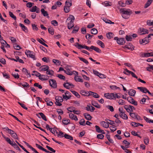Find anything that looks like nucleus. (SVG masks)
Returning a JSON list of instances; mask_svg holds the SVG:
<instances>
[{
    "instance_id": "nucleus-54",
    "label": "nucleus",
    "mask_w": 153,
    "mask_h": 153,
    "mask_svg": "<svg viewBox=\"0 0 153 153\" xmlns=\"http://www.w3.org/2000/svg\"><path fill=\"white\" fill-rule=\"evenodd\" d=\"M98 76L101 79L105 78L106 77V76L105 75L101 73L98 74Z\"/></svg>"
},
{
    "instance_id": "nucleus-43",
    "label": "nucleus",
    "mask_w": 153,
    "mask_h": 153,
    "mask_svg": "<svg viewBox=\"0 0 153 153\" xmlns=\"http://www.w3.org/2000/svg\"><path fill=\"white\" fill-rule=\"evenodd\" d=\"M62 122L64 124L67 125L70 123V120L69 119H64L63 120Z\"/></svg>"
},
{
    "instance_id": "nucleus-21",
    "label": "nucleus",
    "mask_w": 153,
    "mask_h": 153,
    "mask_svg": "<svg viewBox=\"0 0 153 153\" xmlns=\"http://www.w3.org/2000/svg\"><path fill=\"white\" fill-rule=\"evenodd\" d=\"M84 115L85 118L88 120H91L92 118V117L88 113L84 114Z\"/></svg>"
},
{
    "instance_id": "nucleus-17",
    "label": "nucleus",
    "mask_w": 153,
    "mask_h": 153,
    "mask_svg": "<svg viewBox=\"0 0 153 153\" xmlns=\"http://www.w3.org/2000/svg\"><path fill=\"white\" fill-rule=\"evenodd\" d=\"M46 128L47 129H49V130L53 134H55V133L56 134H57L58 133V132L57 131L54 129H53V132L52 131V130H53L52 128H50L49 125L48 124H47L46 125Z\"/></svg>"
},
{
    "instance_id": "nucleus-12",
    "label": "nucleus",
    "mask_w": 153,
    "mask_h": 153,
    "mask_svg": "<svg viewBox=\"0 0 153 153\" xmlns=\"http://www.w3.org/2000/svg\"><path fill=\"white\" fill-rule=\"evenodd\" d=\"M137 88L141 91L144 93H146L148 92L149 91L146 88L142 87H138Z\"/></svg>"
},
{
    "instance_id": "nucleus-30",
    "label": "nucleus",
    "mask_w": 153,
    "mask_h": 153,
    "mask_svg": "<svg viewBox=\"0 0 153 153\" xmlns=\"http://www.w3.org/2000/svg\"><path fill=\"white\" fill-rule=\"evenodd\" d=\"M4 138L5 139L6 141L10 145L12 146H13L14 143L13 141H11L10 139L8 137H4Z\"/></svg>"
},
{
    "instance_id": "nucleus-20",
    "label": "nucleus",
    "mask_w": 153,
    "mask_h": 153,
    "mask_svg": "<svg viewBox=\"0 0 153 153\" xmlns=\"http://www.w3.org/2000/svg\"><path fill=\"white\" fill-rule=\"evenodd\" d=\"M89 94H90V95H92L95 98H99L100 97L99 95L97 93L91 91H89Z\"/></svg>"
},
{
    "instance_id": "nucleus-2",
    "label": "nucleus",
    "mask_w": 153,
    "mask_h": 153,
    "mask_svg": "<svg viewBox=\"0 0 153 153\" xmlns=\"http://www.w3.org/2000/svg\"><path fill=\"white\" fill-rule=\"evenodd\" d=\"M33 74H32V75L33 76L36 75L37 77H39V79H40L42 81H44L47 80L48 79V78H45V77L44 78H41V76H45V75H41L37 71H33Z\"/></svg>"
},
{
    "instance_id": "nucleus-27",
    "label": "nucleus",
    "mask_w": 153,
    "mask_h": 153,
    "mask_svg": "<svg viewBox=\"0 0 153 153\" xmlns=\"http://www.w3.org/2000/svg\"><path fill=\"white\" fill-rule=\"evenodd\" d=\"M131 91H129L128 92V94L129 95L131 96H134L135 94L136 93V91L133 89L130 90Z\"/></svg>"
},
{
    "instance_id": "nucleus-42",
    "label": "nucleus",
    "mask_w": 153,
    "mask_h": 153,
    "mask_svg": "<svg viewBox=\"0 0 153 153\" xmlns=\"http://www.w3.org/2000/svg\"><path fill=\"white\" fill-rule=\"evenodd\" d=\"M106 137L110 143H114V141L113 140L110 138V136L109 134H107L106 135Z\"/></svg>"
},
{
    "instance_id": "nucleus-60",
    "label": "nucleus",
    "mask_w": 153,
    "mask_h": 153,
    "mask_svg": "<svg viewBox=\"0 0 153 153\" xmlns=\"http://www.w3.org/2000/svg\"><path fill=\"white\" fill-rule=\"evenodd\" d=\"M144 141L145 144L147 145L149 143V138L148 137H145L144 138Z\"/></svg>"
},
{
    "instance_id": "nucleus-64",
    "label": "nucleus",
    "mask_w": 153,
    "mask_h": 153,
    "mask_svg": "<svg viewBox=\"0 0 153 153\" xmlns=\"http://www.w3.org/2000/svg\"><path fill=\"white\" fill-rule=\"evenodd\" d=\"M147 24L149 26H153V21L151 22L150 20H148L147 21Z\"/></svg>"
},
{
    "instance_id": "nucleus-56",
    "label": "nucleus",
    "mask_w": 153,
    "mask_h": 153,
    "mask_svg": "<svg viewBox=\"0 0 153 153\" xmlns=\"http://www.w3.org/2000/svg\"><path fill=\"white\" fill-rule=\"evenodd\" d=\"M138 124H139V123H136L135 122H132L131 123V125L132 126H134V127H137L139 126V125Z\"/></svg>"
},
{
    "instance_id": "nucleus-48",
    "label": "nucleus",
    "mask_w": 153,
    "mask_h": 153,
    "mask_svg": "<svg viewBox=\"0 0 153 153\" xmlns=\"http://www.w3.org/2000/svg\"><path fill=\"white\" fill-rule=\"evenodd\" d=\"M71 91L72 92V93L75 95L76 97L77 98H79L80 97V95L78 94V93L75 91Z\"/></svg>"
},
{
    "instance_id": "nucleus-24",
    "label": "nucleus",
    "mask_w": 153,
    "mask_h": 153,
    "mask_svg": "<svg viewBox=\"0 0 153 153\" xmlns=\"http://www.w3.org/2000/svg\"><path fill=\"white\" fill-rule=\"evenodd\" d=\"M153 1V0H148L147 2L145 5L144 7L146 8L149 7Z\"/></svg>"
},
{
    "instance_id": "nucleus-7",
    "label": "nucleus",
    "mask_w": 153,
    "mask_h": 153,
    "mask_svg": "<svg viewBox=\"0 0 153 153\" xmlns=\"http://www.w3.org/2000/svg\"><path fill=\"white\" fill-rule=\"evenodd\" d=\"M65 94H63L62 97L63 98L66 100H67L70 99L71 97V96L70 95L71 93L68 91H66L65 93Z\"/></svg>"
},
{
    "instance_id": "nucleus-51",
    "label": "nucleus",
    "mask_w": 153,
    "mask_h": 153,
    "mask_svg": "<svg viewBox=\"0 0 153 153\" xmlns=\"http://www.w3.org/2000/svg\"><path fill=\"white\" fill-rule=\"evenodd\" d=\"M64 72L68 75H71L73 74L72 72L70 71L69 69H68L67 71H64Z\"/></svg>"
},
{
    "instance_id": "nucleus-44",
    "label": "nucleus",
    "mask_w": 153,
    "mask_h": 153,
    "mask_svg": "<svg viewBox=\"0 0 153 153\" xmlns=\"http://www.w3.org/2000/svg\"><path fill=\"white\" fill-rule=\"evenodd\" d=\"M9 14L10 17L13 19L14 20L16 19V17L13 14V13L11 12H9Z\"/></svg>"
},
{
    "instance_id": "nucleus-3",
    "label": "nucleus",
    "mask_w": 153,
    "mask_h": 153,
    "mask_svg": "<svg viewBox=\"0 0 153 153\" xmlns=\"http://www.w3.org/2000/svg\"><path fill=\"white\" fill-rule=\"evenodd\" d=\"M114 39L115 40H116L117 43L120 45H123L125 42L124 38H118L117 37H115L114 38Z\"/></svg>"
},
{
    "instance_id": "nucleus-50",
    "label": "nucleus",
    "mask_w": 153,
    "mask_h": 153,
    "mask_svg": "<svg viewBox=\"0 0 153 153\" xmlns=\"http://www.w3.org/2000/svg\"><path fill=\"white\" fill-rule=\"evenodd\" d=\"M56 76L61 79L63 80H65V77L62 74H58L56 75Z\"/></svg>"
},
{
    "instance_id": "nucleus-15",
    "label": "nucleus",
    "mask_w": 153,
    "mask_h": 153,
    "mask_svg": "<svg viewBox=\"0 0 153 153\" xmlns=\"http://www.w3.org/2000/svg\"><path fill=\"white\" fill-rule=\"evenodd\" d=\"M80 94L82 95L85 96H90L89 91L88 92V91H85L84 90H82L81 91Z\"/></svg>"
},
{
    "instance_id": "nucleus-46",
    "label": "nucleus",
    "mask_w": 153,
    "mask_h": 153,
    "mask_svg": "<svg viewBox=\"0 0 153 153\" xmlns=\"http://www.w3.org/2000/svg\"><path fill=\"white\" fill-rule=\"evenodd\" d=\"M85 120L83 119H82L79 121V124L81 125L85 126Z\"/></svg>"
},
{
    "instance_id": "nucleus-9",
    "label": "nucleus",
    "mask_w": 153,
    "mask_h": 153,
    "mask_svg": "<svg viewBox=\"0 0 153 153\" xmlns=\"http://www.w3.org/2000/svg\"><path fill=\"white\" fill-rule=\"evenodd\" d=\"M113 93H110L109 94V93H105L104 94V97L106 98L109 99H114V96Z\"/></svg>"
},
{
    "instance_id": "nucleus-11",
    "label": "nucleus",
    "mask_w": 153,
    "mask_h": 153,
    "mask_svg": "<svg viewBox=\"0 0 153 153\" xmlns=\"http://www.w3.org/2000/svg\"><path fill=\"white\" fill-rule=\"evenodd\" d=\"M140 32L139 33H140V35L144 34L146 33H149L148 30L143 28H140Z\"/></svg>"
},
{
    "instance_id": "nucleus-18",
    "label": "nucleus",
    "mask_w": 153,
    "mask_h": 153,
    "mask_svg": "<svg viewBox=\"0 0 153 153\" xmlns=\"http://www.w3.org/2000/svg\"><path fill=\"white\" fill-rule=\"evenodd\" d=\"M69 117L72 120H74L75 121H77L78 119L76 116H75L74 114L71 113L69 114Z\"/></svg>"
},
{
    "instance_id": "nucleus-63",
    "label": "nucleus",
    "mask_w": 153,
    "mask_h": 153,
    "mask_svg": "<svg viewBox=\"0 0 153 153\" xmlns=\"http://www.w3.org/2000/svg\"><path fill=\"white\" fill-rule=\"evenodd\" d=\"M104 137V136L102 134H98L97 135V138L98 139H102Z\"/></svg>"
},
{
    "instance_id": "nucleus-29",
    "label": "nucleus",
    "mask_w": 153,
    "mask_h": 153,
    "mask_svg": "<svg viewBox=\"0 0 153 153\" xmlns=\"http://www.w3.org/2000/svg\"><path fill=\"white\" fill-rule=\"evenodd\" d=\"M64 137L65 138L69 139L70 140H73V138L72 136H71L68 134H65L64 135Z\"/></svg>"
},
{
    "instance_id": "nucleus-10",
    "label": "nucleus",
    "mask_w": 153,
    "mask_h": 153,
    "mask_svg": "<svg viewBox=\"0 0 153 153\" xmlns=\"http://www.w3.org/2000/svg\"><path fill=\"white\" fill-rule=\"evenodd\" d=\"M149 42V39H148V38L145 37L142 39H140L139 40V42L140 44L144 43L145 45L148 43Z\"/></svg>"
},
{
    "instance_id": "nucleus-57",
    "label": "nucleus",
    "mask_w": 153,
    "mask_h": 153,
    "mask_svg": "<svg viewBox=\"0 0 153 153\" xmlns=\"http://www.w3.org/2000/svg\"><path fill=\"white\" fill-rule=\"evenodd\" d=\"M37 9V7L36 6H35L32 7L30 9V11L31 12H35L36 11V9Z\"/></svg>"
},
{
    "instance_id": "nucleus-32",
    "label": "nucleus",
    "mask_w": 153,
    "mask_h": 153,
    "mask_svg": "<svg viewBox=\"0 0 153 153\" xmlns=\"http://www.w3.org/2000/svg\"><path fill=\"white\" fill-rule=\"evenodd\" d=\"M56 102H62L63 101V99L61 97L58 96L56 97Z\"/></svg>"
},
{
    "instance_id": "nucleus-45",
    "label": "nucleus",
    "mask_w": 153,
    "mask_h": 153,
    "mask_svg": "<svg viewBox=\"0 0 153 153\" xmlns=\"http://www.w3.org/2000/svg\"><path fill=\"white\" fill-rule=\"evenodd\" d=\"M126 39L128 41H131L132 39V35H126Z\"/></svg>"
},
{
    "instance_id": "nucleus-58",
    "label": "nucleus",
    "mask_w": 153,
    "mask_h": 153,
    "mask_svg": "<svg viewBox=\"0 0 153 153\" xmlns=\"http://www.w3.org/2000/svg\"><path fill=\"white\" fill-rule=\"evenodd\" d=\"M46 147L48 149V150H49L50 151L53 153L55 152L56 151L55 150L53 149L52 148L49 147L48 146H46Z\"/></svg>"
},
{
    "instance_id": "nucleus-39",
    "label": "nucleus",
    "mask_w": 153,
    "mask_h": 153,
    "mask_svg": "<svg viewBox=\"0 0 153 153\" xmlns=\"http://www.w3.org/2000/svg\"><path fill=\"white\" fill-rule=\"evenodd\" d=\"M39 114L40 115L42 118L45 121H47L45 116L44 114L42 112H40L39 113Z\"/></svg>"
},
{
    "instance_id": "nucleus-55",
    "label": "nucleus",
    "mask_w": 153,
    "mask_h": 153,
    "mask_svg": "<svg viewBox=\"0 0 153 153\" xmlns=\"http://www.w3.org/2000/svg\"><path fill=\"white\" fill-rule=\"evenodd\" d=\"M22 86L24 88H28L30 86L29 84L25 82H23Z\"/></svg>"
},
{
    "instance_id": "nucleus-40",
    "label": "nucleus",
    "mask_w": 153,
    "mask_h": 153,
    "mask_svg": "<svg viewBox=\"0 0 153 153\" xmlns=\"http://www.w3.org/2000/svg\"><path fill=\"white\" fill-rule=\"evenodd\" d=\"M92 105L97 108H100V105L98 104V103L96 102H92Z\"/></svg>"
},
{
    "instance_id": "nucleus-19",
    "label": "nucleus",
    "mask_w": 153,
    "mask_h": 153,
    "mask_svg": "<svg viewBox=\"0 0 153 153\" xmlns=\"http://www.w3.org/2000/svg\"><path fill=\"white\" fill-rule=\"evenodd\" d=\"M40 69L41 71H45L49 69V67L47 65H42L40 67Z\"/></svg>"
},
{
    "instance_id": "nucleus-25",
    "label": "nucleus",
    "mask_w": 153,
    "mask_h": 153,
    "mask_svg": "<svg viewBox=\"0 0 153 153\" xmlns=\"http://www.w3.org/2000/svg\"><path fill=\"white\" fill-rule=\"evenodd\" d=\"M74 22H70L68 23V27L69 29H70L74 26Z\"/></svg>"
},
{
    "instance_id": "nucleus-37",
    "label": "nucleus",
    "mask_w": 153,
    "mask_h": 153,
    "mask_svg": "<svg viewBox=\"0 0 153 153\" xmlns=\"http://www.w3.org/2000/svg\"><path fill=\"white\" fill-rule=\"evenodd\" d=\"M113 34L111 32H109L107 33L106 34L107 37L108 39H111V38L113 37Z\"/></svg>"
},
{
    "instance_id": "nucleus-5",
    "label": "nucleus",
    "mask_w": 153,
    "mask_h": 153,
    "mask_svg": "<svg viewBox=\"0 0 153 153\" xmlns=\"http://www.w3.org/2000/svg\"><path fill=\"white\" fill-rule=\"evenodd\" d=\"M50 85L52 88H56L57 87V83L56 81L53 79H50L49 80Z\"/></svg>"
},
{
    "instance_id": "nucleus-49",
    "label": "nucleus",
    "mask_w": 153,
    "mask_h": 153,
    "mask_svg": "<svg viewBox=\"0 0 153 153\" xmlns=\"http://www.w3.org/2000/svg\"><path fill=\"white\" fill-rule=\"evenodd\" d=\"M70 7L69 6H65L64 7V10L65 13H67L70 11Z\"/></svg>"
},
{
    "instance_id": "nucleus-41",
    "label": "nucleus",
    "mask_w": 153,
    "mask_h": 153,
    "mask_svg": "<svg viewBox=\"0 0 153 153\" xmlns=\"http://www.w3.org/2000/svg\"><path fill=\"white\" fill-rule=\"evenodd\" d=\"M48 31L49 33L52 35L54 34V30L51 27H49L48 28Z\"/></svg>"
},
{
    "instance_id": "nucleus-36",
    "label": "nucleus",
    "mask_w": 153,
    "mask_h": 153,
    "mask_svg": "<svg viewBox=\"0 0 153 153\" xmlns=\"http://www.w3.org/2000/svg\"><path fill=\"white\" fill-rule=\"evenodd\" d=\"M69 108H71V107H69V108H67V110L68 111H69L70 112H73L74 113V114H79V111H77V110H69Z\"/></svg>"
},
{
    "instance_id": "nucleus-38",
    "label": "nucleus",
    "mask_w": 153,
    "mask_h": 153,
    "mask_svg": "<svg viewBox=\"0 0 153 153\" xmlns=\"http://www.w3.org/2000/svg\"><path fill=\"white\" fill-rule=\"evenodd\" d=\"M91 33L93 34H96L98 33L97 29L95 28H92L91 30Z\"/></svg>"
},
{
    "instance_id": "nucleus-8",
    "label": "nucleus",
    "mask_w": 153,
    "mask_h": 153,
    "mask_svg": "<svg viewBox=\"0 0 153 153\" xmlns=\"http://www.w3.org/2000/svg\"><path fill=\"white\" fill-rule=\"evenodd\" d=\"M127 99L129 102L134 105H137V102L134 100L131 97H129L127 98Z\"/></svg>"
},
{
    "instance_id": "nucleus-59",
    "label": "nucleus",
    "mask_w": 153,
    "mask_h": 153,
    "mask_svg": "<svg viewBox=\"0 0 153 153\" xmlns=\"http://www.w3.org/2000/svg\"><path fill=\"white\" fill-rule=\"evenodd\" d=\"M13 47L15 49L17 50H19L21 48L20 47L19 45H17L16 44H14Z\"/></svg>"
},
{
    "instance_id": "nucleus-23",
    "label": "nucleus",
    "mask_w": 153,
    "mask_h": 153,
    "mask_svg": "<svg viewBox=\"0 0 153 153\" xmlns=\"http://www.w3.org/2000/svg\"><path fill=\"white\" fill-rule=\"evenodd\" d=\"M100 124L102 126L106 128H107L109 127V124L108 123H106L104 121H102L101 122Z\"/></svg>"
},
{
    "instance_id": "nucleus-13",
    "label": "nucleus",
    "mask_w": 153,
    "mask_h": 153,
    "mask_svg": "<svg viewBox=\"0 0 153 153\" xmlns=\"http://www.w3.org/2000/svg\"><path fill=\"white\" fill-rule=\"evenodd\" d=\"M91 49L94 50L97 52L99 53L101 52V51L99 48L93 45H91Z\"/></svg>"
},
{
    "instance_id": "nucleus-52",
    "label": "nucleus",
    "mask_w": 153,
    "mask_h": 153,
    "mask_svg": "<svg viewBox=\"0 0 153 153\" xmlns=\"http://www.w3.org/2000/svg\"><path fill=\"white\" fill-rule=\"evenodd\" d=\"M118 4L122 7H125L126 5V3H124L121 1L118 2Z\"/></svg>"
},
{
    "instance_id": "nucleus-26",
    "label": "nucleus",
    "mask_w": 153,
    "mask_h": 153,
    "mask_svg": "<svg viewBox=\"0 0 153 153\" xmlns=\"http://www.w3.org/2000/svg\"><path fill=\"white\" fill-rule=\"evenodd\" d=\"M119 115L124 120H127L128 117L126 114L124 112H123L121 114H119Z\"/></svg>"
},
{
    "instance_id": "nucleus-34",
    "label": "nucleus",
    "mask_w": 153,
    "mask_h": 153,
    "mask_svg": "<svg viewBox=\"0 0 153 153\" xmlns=\"http://www.w3.org/2000/svg\"><path fill=\"white\" fill-rule=\"evenodd\" d=\"M75 18L74 16L70 15L69 17L67 18V21H70V22H74Z\"/></svg>"
},
{
    "instance_id": "nucleus-62",
    "label": "nucleus",
    "mask_w": 153,
    "mask_h": 153,
    "mask_svg": "<svg viewBox=\"0 0 153 153\" xmlns=\"http://www.w3.org/2000/svg\"><path fill=\"white\" fill-rule=\"evenodd\" d=\"M12 137L14 138L15 139H17V140L19 139V138L17 137V135L14 132L13 134L11 135Z\"/></svg>"
},
{
    "instance_id": "nucleus-22",
    "label": "nucleus",
    "mask_w": 153,
    "mask_h": 153,
    "mask_svg": "<svg viewBox=\"0 0 153 153\" xmlns=\"http://www.w3.org/2000/svg\"><path fill=\"white\" fill-rule=\"evenodd\" d=\"M45 101L47 102V105L48 106H51L53 104V103L51 101L49 100L48 98H45Z\"/></svg>"
},
{
    "instance_id": "nucleus-4",
    "label": "nucleus",
    "mask_w": 153,
    "mask_h": 153,
    "mask_svg": "<svg viewBox=\"0 0 153 153\" xmlns=\"http://www.w3.org/2000/svg\"><path fill=\"white\" fill-rule=\"evenodd\" d=\"M25 53L27 57H29L33 59V60L36 59L35 55L33 54L34 53L33 52L29 50L26 51L25 52Z\"/></svg>"
},
{
    "instance_id": "nucleus-6",
    "label": "nucleus",
    "mask_w": 153,
    "mask_h": 153,
    "mask_svg": "<svg viewBox=\"0 0 153 153\" xmlns=\"http://www.w3.org/2000/svg\"><path fill=\"white\" fill-rule=\"evenodd\" d=\"M63 86L67 89H69L70 87L74 88V85L70 82H65L63 84Z\"/></svg>"
},
{
    "instance_id": "nucleus-31",
    "label": "nucleus",
    "mask_w": 153,
    "mask_h": 153,
    "mask_svg": "<svg viewBox=\"0 0 153 153\" xmlns=\"http://www.w3.org/2000/svg\"><path fill=\"white\" fill-rule=\"evenodd\" d=\"M97 43L98 45H100L102 48H104L105 47L104 43L100 40H98L97 42Z\"/></svg>"
},
{
    "instance_id": "nucleus-14",
    "label": "nucleus",
    "mask_w": 153,
    "mask_h": 153,
    "mask_svg": "<svg viewBox=\"0 0 153 153\" xmlns=\"http://www.w3.org/2000/svg\"><path fill=\"white\" fill-rule=\"evenodd\" d=\"M95 127L96 128V131L97 132L102 134H105V132H104V130H101L99 126H96Z\"/></svg>"
},
{
    "instance_id": "nucleus-53",
    "label": "nucleus",
    "mask_w": 153,
    "mask_h": 153,
    "mask_svg": "<svg viewBox=\"0 0 153 153\" xmlns=\"http://www.w3.org/2000/svg\"><path fill=\"white\" fill-rule=\"evenodd\" d=\"M23 142L26 144V145L28 146L29 148L32 151L34 149V148L30 145L27 143L25 141H23Z\"/></svg>"
},
{
    "instance_id": "nucleus-1",
    "label": "nucleus",
    "mask_w": 153,
    "mask_h": 153,
    "mask_svg": "<svg viewBox=\"0 0 153 153\" xmlns=\"http://www.w3.org/2000/svg\"><path fill=\"white\" fill-rule=\"evenodd\" d=\"M120 13H122V17L125 19H127L129 17L127 16H126L125 15L130 16L133 13V12L129 9L121 8L120 10Z\"/></svg>"
},
{
    "instance_id": "nucleus-33",
    "label": "nucleus",
    "mask_w": 153,
    "mask_h": 153,
    "mask_svg": "<svg viewBox=\"0 0 153 153\" xmlns=\"http://www.w3.org/2000/svg\"><path fill=\"white\" fill-rule=\"evenodd\" d=\"M36 146L39 149L42 150V151L45 152H46L47 151V150L46 149L43 148L42 146H41L40 145L36 143Z\"/></svg>"
},
{
    "instance_id": "nucleus-47",
    "label": "nucleus",
    "mask_w": 153,
    "mask_h": 153,
    "mask_svg": "<svg viewBox=\"0 0 153 153\" xmlns=\"http://www.w3.org/2000/svg\"><path fill=\"white\" fill-rule=\"evenodd\" d=\"M94 36L93 35H91L90 34L87 33L85 36L86 38L87 39H91L92 37H93Z\"/></svg>"
},
{
    "instance_id": "nucleus-28",
    "label": "nucleus",
    "mask_w": 153,
    "mask_h": 153,
    "mask_svg": "<svg viewBox=\"0 0 153 153\" xmlns=\"http://www.w3.org/2000/svg\"><path fill=\"white\" fill-rule=\"evenodd\" d=\"M75 80L76 82H83V80L81 78L78 76H76L74 77Z\"/></svg>"
},
{
    "instance_id": "nucleus-16",
    "label": "nucleus",
    "mask_w": 153,
    "mask_h": 153,
    "mask_svg": "<svg viewBox=\"0 0 153 153\" xmlns=\"http://www.w3.org/2000/svg\"><path fill=\"white\" fill-rule=\"evenodd\" d=\"M41 11L42 14H43L44 16H46L48 18H49V17L48 16V14L47 11H45L43 8L42 9Z\"/></svg>"
},
{
    "instance_id": "nucleus-35",
    "label": "nucleus",
    "mask_w": 153,
    "mask_h": 153,
    "mask_svg": "<svg viewBox=\"0 0 153 153\" xmlns=\"http://www.w3.org/2000/svg\"><path fill=\"white\" fill-rule=\"evenodd\" d=\"M78 58L81 61H82L87 65H88L89 63L88 62L86 59L80 57H78Z\"/></svg>"
},
{
    "instance_id": "nucleus-61",
    "label": "nucleus",
    "mask_w": 153,
    "mask_h": 153,
    "mask_svg": "<svg viewBox=\"0 0 153 153\" xmlns=\"http://www.w3.org/2000/svg\"><path fill=\"white\" fill-rule=\"evenodd\" d=\"M51 24L54 26H56L58 25V22L55 20H53L51 21Z\"/></svg>"
}]
</instances>
